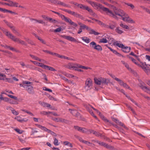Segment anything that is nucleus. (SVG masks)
Wrapping results in <instances>:
<instances>
[{"label": "nucleus", "mask_w": 150, "mask_h": 150, "mask_svg": "<svg viewBox=\"0 0 150 150\" xmlns=\"http://www.w3.org/2000/svg\"><path fill=\"white\" fill-rule=\"evenodd\" d=\"M38 38V39L42 43L44 44H46V42L42 39H41V38L39 37L38 36H36Z\"/></svg>", "instance_id": "ea45409f"}, {"label": "nucleus", "mask_w": 150, "mask_h": 150, "mask_svg": "<svg viewBox=\"0 0 150 150\" xmlns=\"http://www.w3.org/2000/svg\"><path fill=\"white\" fill-rule=\"evenodd\" d=\"M26 88L27 90L29 93H33V87L31 86L27 85Z\"/></svg>", "instance_id": "2eb2a0df"}, {"label": "nucleus", "mask_w": 150, "mask_h": 150, "mask_svg": "<svg viewBox=\"0 0 150 150\" xmlns=\"http://www.w3.org/2000/svg\"><path fill=\"white\" fill-rule=\"evenodd\" d=\"M122 18L124 21L131 23H134V21L127 14L125 13V15L122 17Z\"/></svg>", "instance_id": "6e6552de"}, {"label": "nucleus", "mask_w": 150, "mask_h": 150, "mask_svg": "<svg viewBox=\"0 0 150 150\" xmlns=\"http://www.w3.org/2000/svg\"><path fill=\"white\" fill-rule=\"evenodd\" d=\"M73 4L75 6H77L78 8H80L83 10H85L87 6H86L81 4H79L76 2H74Z\"/></svg>", "instance_id": "9b49d317"}, {"label": "nucleus", "mask_w": 150, "mask_h": 150, "mask_svg": "<svg viewBox=\"0 0 150 150\" xmlns=\"http://www.w3.org/2000/svg\"><path fill=\"white\" fill-rule=\"evenodd\" d=\"M92 80L90 78H88L86 81L85 88L86 90H88L92 88Z\"/></svg>", "instance_id": "0eeeda50"}, {"label": "nucleus", "mask_w": 150, "mask_h": 150, "mask_svg": "<svg viewBox=\"0 0 150 150\" xmlns=\"http://www.w3.org/2000/svg\"><path fill=\"white\" fill-rule=\"evenodd\" d=\"M59 5H62V6H64L65 7H70L68 5L64 3V2H61V1H60Z\"/></svg>", "instance_id": "a19ab883"}, {"label": "nucleus", "mask_w": 150, "mask_h": 150, "mask_svg": "<svg viewBox=\"0 0 150 150\" xmlns=\"http://www.w3.org/2000/svg\"><path fill=\"white\" fill-rule=\"evenodd\" d=\"M10 103L12 104H17L18 103V102L16 101H14L13 100H10Z\"/></svg>", "instance_id": "0e129e2a"}, {"label": "nucleus", "mask_w": 150, "mask_h": 150, "mask_svg": "<svg viewBox=\"0 0 150 150\" xmlns=\"http://www.w3.org/2000/svg\"><path fill=\"white\" fill-rule=\"evenodd\" d=\"M47 18V20H49L51 22L53 23H55L56 22H57V21L55 19H53L51 18Z\"/></svg>", "instance_id": "79ce46f5"}, {"label": "nucleus", "mask_w": 150, "mask_h": 150, "mask_svg": "<svg viewBox=\"0 0 150 150\" xmlns=\"http://www.w3.org/2000/svg\"><path fill=\"white\" fill-rule=\"evenodd\" d=\"M22 118L20 116H17L15 118V119L20 122H22Z\"/></svg>", "instance_id": "4c0bfd02"}, {"label": "nucleus", "mask_w": 150, "mask_h": 150, "mask_svg": "<svg viewBox=\"0 0 150 150\" xmlns=\"http://www.w3.org/2000/svg\"><path fill=\"white\" fill-rule=\"evenodd\" d=\"M114 45L120 48H122V49L124 47V46L122 44H120L119 43L118 41H116L114 43Z\"/></svg>", "instance_id": "5701e85b"}, {"label": "nucleus", "mask_w": 150, "mask_h": 150, "mask_svg": "<svg viewBox=\"0 0 150 150\" xmlns=\"http://www.w3.org/2000/svg\"><path fill=\"white\" fill-rule=\"evenodd\" d=\"M4 21L6 24L8 26H9V27H10V28L12 30V29L13 28H14L12 26H11L10 23H9L6 21L5 20H4Z\"/></svg>", "instance_id": "3c124183"}, {"label": "nucleus", "mask_w": 150, "mask_h": 150, "mask_svg": "<svg viewBox=\"0 0 150 150\" xmlns=\"http://www.w3.org/2000/svg\"><path fill=\"white\" fill-rule=\"evenodd\" d=\"M89 45L91 48L98 51H101L102 50V48L101 46L97 44L94 41L90 42Z\"/></svg>", "instance_id": "39448f33"}, {"label": "nucleus", "mask_w": 150, "mask_h": 150, "mask_svg": "<svg viewBox=\"0 0 150 150\" xmlns=\"http://www.w3.org/2000/svg\"><path fill=\"white\" fill-rule=\"evenodd\" d=\"M54 145L56 146L58 145L59 144V143H58V140L55 137L54 138Z\"/></svg>", "instance_id": "37998d69"}, {"label": "nucleus", "mask_w": 150, "mask_h": 150, "mask_svg": "<svg viewBox=\"0 0 150 150\" xmlns=\"http://www.w3.org/2000/svg\"><path fill=\"white\" fill-rule=\"evenodd\" d=\"M42 68L45 69L49 70L50 71H55V69H54L53 67H51L50 66H41Z\"/></svg>", "instance_id": "a211bd4d"}, {"label": "nucleus", "mask_w": 150, "mask_h": 150, "mask_svg": "<svg viewBox=\"0 0 150 150\" xmlns=\"http://www.w3.org/2000/svg\"><path fill=\"white\" fill-rule=\"evenodd\" d=\"M120 26L123 28L126 29H128L129 28L128 26L127 25H124L122 23H121L120 24Z\"/></svg>", "instance_id": "c03bdc74"}, {"label": "nucleus", "mask_w": 150, "mask_h": 150, "mask_svg": "<svg viewBox=\"0 0 150 150\" xmlns=\"http://www.w3.org/2000/svg\"><path fill=\"white\" fill-rule=\"evenodd\" d=\"M127 68L129 71H130L133 74H136V73L129 66H125Z\"/></svg>", "instance_id": "58836bf2"}, {"label": "nucleus", "mask_w": 150, "mask_h": 150, "mask_svg": "<svg viewBox=\"0 0 150 150\" xmlns=\"http://www.w3.org/2000/svg\"><path fill=\"white\" fill-rule=\"evenodd\" d=\"M81 127H80L77 126H74V128L75 129L79 131Z\"/></svg>", "instance_id": "e2e57ef3"}, {"label": "nucleus", "mask_w": 150, "mask_h": 150, "mask_svg": "<svg viewBox=\"0 0 150 150\" xmlns=\"http://www.w3.org/2000/svg\"><path fill=\"white\" fill-rule=\"evenodd\" d=\"M115 27V23H114V24H110L109 25V28L111 29H113Z\"/></svg>", "instance_id": "4d7b16f0"}, {"label": "nucleus", "mask_w": 150, "mask_h": 150, "mask_svg": "<svg viewBox=\"0 0 150 150\" xmlns=\"http://www.w3.org/2000/svg\"><path fill=\"white\" fill-rule=\"evenodd\" d=\"M114 120L117 124H118L120 126H123V124L121 122L119 121V120H118L117 119H114Z\"/></svg>", "instance_id": "72a5a7b5"}, {"label": "nucleus", "mask_w": 150, "mask_h": 150, "mask_svg": "<svg viewBox=\"0 0 150 150\" xmlns=\"http://www.w3.org/2000/svg\"><path fill=\"white\" fill-rule=\"evenodd\" d=\"M123 86L126 88L129 89V90L132 91V89L126 83H125L124 84Z\"/></svg>", "instance_id": "864d4df0"}, {"label": "nucleus", "mask_w": 150, "mask_h": 150, "mask_svg": "<svg viewBox=\"0 0 150 150\" xmlns=\"http://www.w3.org/2000/svg\"><path fill=\"white\" fill-rule=\"evenodd\" d=\"M94 80L96 84L99 85L101 84L100 78H99L98 79L96 78H95Z\"/></svg>", "instance_id": "c756f323"}, {"label": "nucleus", "mask_w": 150, "mask_h": 150, "mask_svg": "<svg viewBox=\"0 0 150 150\" xmlns=\"http://www.w3.org/2000/svg\"><path fill=\"white\" fill-rule=\"evenodd\" d=\"M104 147H105L106 148L108 149H109L111 150H112L113 148V147L112 146L108 145L107 144H106Z\"/></svg>", "instance_id": "09e8293b"}, {"label": "nucleus", "mask_w": 150, "mask_h": 150, "mask_svg": "<svg viewBox=\"0 0 150 150\" xmlns=\"http://www.w3.org/2000/svg\"><path fill=\"white\" fill-rule=\"evenodd\" d=\"M81 38L83 41L87 43H89L90 42V39L87 37H83Z\"/></svg>", "instance_id": "f3484780"}, {"label": "nucleus", "mask_w": 150, "mask_h": 150, "mask_svg": "<svg viewBox=\"0 0 150 150\" xmlns=\"http://www.w3.org/2000/svg\"><path fill=\"white\" fill-rule=\"evenodd\" d=\"M69 110L71 111V113L74 116H75L77 114V113L78 112L76 110H71V109H69Z\"/></svg>", "instance_id": "c85d7f7f"}, {"label": "nucleus", "mask_w": 150, "mask_h": 150, "mask_svg": "<svg viewBox=\"0 0 150 150\" xmlns=\"http://www.w3.org/2000/svg\"><path fill=\"white\" fill-rule=\"evenodd\" d=\"M12 30L13 31V33H16V35L18 36H20L21 35L20 34L17 32V31L14 28H13Z\"/></svg>", "instance_id": "bf43d9fd"}, {"label": "nucleus", "mask_w": 150, "mask_h": 150, "mask_svg": "<svg viewBox=\"0 0 150 150\" xmlns=\"http://www.w3.org/2000/svg\"><path fill=\"white\" fill-rule=\"evenodd\" d=\"M57 122H62L65 123H68L69 122L68 120L61 118H58V120L57 121Z\"/></svg>", "instance_id": "6ab92c4d"}, {"label": "nucleus", "mask_w": 150, "mask_h": 150, "mask_svg": "<svg viewBox=\"0 0 150 150\" xmlns=\"http://www.w3.org/2000/svg\"><path fill=\"white\" fill-rule=\"evenodd\" d=\"M115 79L116 81H118L120 85L121 86H123L124 83L122 80L118 79L117 78H115Z\"/></svg>", "instance_id": "bb28decb"}, {"label": "nucleus", "mask_w": 150, "mask_h": 150, "mask_svg": "<svg viewBox=\"0 0 150 150\" xmlns=\"http://www.w3.org/2000/svg\"><path fill=\"white\" fill-rule=\"evenodd\" d=\"M100 78L101 84H107L108 82L105 78Z\"/></svg>", "instance_id": "b1692460"}, {"label": "nucleus", "mask_w": 150, "mask_h": 150, "mask_svg": "<svg viewBox=\"0 0 150 150\" xmlns=\"http://www.w3.org/2000/svg\"><path fill=\"white\" fill-rule=\"evenodd\" d=\"M92 108H93V107L90 105H87L86 106V109L89 112H90L91 111H92Z\"/></svg>", "instance_id": "c9c22d12"}, {"label": "nucleus", "mask_w": 150, "mask_h": 150, "mask_svg": "<svg viewBox=\"0 0 150 150\" xmlns=\"http://www.w3.org/2000/svg\"><path fill=\"white\" fill-rule=\"evenodd\" d=\"M0 28L3 31L4 33L8 38L11 39L14 42H17L22 45H26V44L24 41L21 40L18 38H16L15 36L13 35L11 33L8 31L7 30L3 28Z\"/></svg>", "instance_id": "f03ea898"}, {"label": "nucleus", "mask_w": 150, "mask_h": 150, "mask_svg": "<svg viewBox=\"0 0 150 150\" xmlns=\"http://www.w3.org/2000/svg\"><path fill=\"white\" fill-rule=\"evenodd\" d=\"M62 30V28L61 27H59L57 28L54 30V32L55 33L59 32Z\"/></svg>", "instance_id": "5fc2aeb1"}, {"label": "nucleus", "mask_w": 150, "mask_h": 150, "mask_svg": "<svg viewBox=\"0 0 150 150\" xmlns=\"http://www.w3.org/2000/svg\"><path fill=\"white\" fill-rule=\"evenodd\" d=\"M64 11L74 16L76 18H79L82 20H83L84 19V18L81 15L78 13H77L75 12L74 11H71L70 10L68 9H65L64 10Z\"/></svg>", "instance_id": "423d86ee"}, {"label": "nucleus", "mask_w": 150, "mask_h": 150, "mask_svg": "<svg viewBox=\"0 0 150 150\" xmlns=\"http://www.w3.org/2000/svg\"><path fill=\"white\" fill-rule=\"evenodd\" d=\"M86 9V10H87L95 18H97L98 16L97 15L94 13L93 10L90 8H89L88 6H87Z\"/></svg>", "instance_id": "f8f14e48"}, {"label": "nucleus", "mask_w": 150, "mask_h": 150, "mask_svg": "<svg viewBox=\"0 0 150 150\" xmlns=\"http://www.w3.org/2000/svg\"><path fill=\"white\" fill-rule=\"evenodd\" d=\"M94 134L97 137H99L101 136V134L99 132L96 131L94 132Z\"/></svg>", "instance_id": "052dcab7"}, {"label": "nucleus", "mask_w": 150, "mask_h": 150, "mask_svg": "<svg viewBox=\"0 0 150 150\" xmlns=\"http://www.w3.org/2000/svg\"><path fill=\"white\" fill-rule=\"evenodd\" d=\"M30 56L33 59L39 61L40 62L41 61V60L38 57L35 56H34L33 55H30Z\"/></svg>", "instance_id": "e433bc0d"}, {"label": "nucleus", "mask_w": 150, "mask_h": 150, "mask_svg": "<svg viewBox=\"0 0 150 150\" xmlns=\"http://www.w3.org/2000/svg\"><path fill=\"white\" fill-rule=\"evenodd\" d=\"M145 85H139L140 87L145 92H146V90H149V88Z\"/></svg>", "instance_id": "a878e982"}, {"label": "nucleus", "mask_w": 150, "mask_h": 150, "mask_svg": "<svg viewBox=\"0 0 150 150\" xmlns=\"http://www.w3.org/2000/svg\"><path fill=\"white\" fill-rule=\"evenodd\" d=\"M14 130L17 133H18L19 134H21L23 132V131L21 130L18 129H17V128L15 129H14Z\"/></svg>", "instance_id": "6e6d98bb"}, {"label": "nucleus", "mask_w": 150, "mask_h": 150, "mask_svg": "<svg viewBox=\"0 0 150 150\" xmlns=\"http://www.w3.org/2000/svg\"><path fill=\"white\" fill-rule=\"evenodd\" d=\"M11 111L12 112V113L14 115H18L19 114L18 112L15 110L13 108L11 109Z\"/></svg>", "instance_id": "a18cd8bd"}, {"label": "nucleus", "mask_w": 150, "mask_h": 150, "mask_svg": "<svg viewBox=\"0 0 150 150\" xmlns=\"http://www.w3.org/2000/svg\"><path fill=\"white\" fill-rule=\"evenodd\" d=\"M78 24L80 25V28H81L82 29L86 28L87 30V28L88 27L86 26V25L83 24L80 22Z\"/></svg>", "instance_id": "393cba45"}, {"label": "nucleus", "mask_w": 150, "mask_h": 150, "mask_svg": "<svg viewBox=\"0 0 150 150\" xmlns=\"http://www.w3.org/2000/svg\"><path fill=\"white\" fill-rule=\"evenodd\" d=\"M30 21H35V23H39L42 24H43L44 23V22L43 21V20H37L36 19H31Z\"/></svg>", "instance_id": "412c9836"}, {"label": "nucleus", "mask_w": 150, "mask_h": 150, "mask_svg": "<svg viewBox=\"0 0 150 150\" xmlns=\"http://www.w3.org/2000/svg\"><path fill=\"white\" fill-rule=\"evenodd\" d=\"M108 42L107 40L105 38H103L99 40V43H107Z\"/></svg>", "instance_id": "2f4dec72"}, {"label": "nucleus", "mask_w": 150, "mask_h": 150, "mask_svg": "<svg viewBox=\"0 0 150 150\" xmlns=\"http://www.w3.org/2000/svg\"><path fill=\"white\" fill-rule=\"evenodd\" d=\"M116 32L120 34H122L123 33V31L120 29V27H117L115 30Z\"/></svg>", "instance_id": "473e14b6"}, {"label": "nucleus", "mask_w": 150, "mask_h": 150, "mask_svg": "<svg viewBox=\"0 0 150 150\" xmlns=\"http://www.w3.org/2000/svg\"><path fill=\"white\" fill-rule=\"evenodd\" d=\"M32 130L31 131V135H33L35 133L38 132V131L36 130H34L32 128Z\"/></svg>", "instance_id": "680f3d73"}, {"label": "nucleus", "mask_w": 150, "mask_h": 150, "mask_svg": "<svg viewBox=\"0 0 150 150\" xmlns=\"http://www.w3.org/2000/svg\"><path fill=\"white\" fill-rule=\"evenodd\" d=\"M30 149V147H26L20 149H18V150H29Z\"/></svg>", "instance_id": "774afa93"}, {"label": "nucleus", "mask_w": 150, "mask_h": 150, "mask_svg": "<svg viewBox=\"0 0 150 150\" xmlns=\"http://www.w3.org/2000/svg\"><path fill=\"white\" fill-rule=\"evenodd\" d=\"M112 6L113 7L114 9V13H113L107 8V10H108L104 11L107 14L117 19H118L117 16H120L122 18V17L123 16L125 15V12L117 8L115 6Z\"/></svg>", "instance_id": "f257e3e1"}, {"label": "nucleus", "mask_w": 150, "mask_h": 150, "mask_svg": "<svg viewBox=\"0 0 150 150\" xmlns=\"http://www.w3.org/2000/svg\"><path fill=\"white\" fill-rule=\"evenodd\" d=\"M64 144L65 145L69 147H73L72 144L68 141L64 142Z\"/></svg>", "instance_id": "7c9ffc66"}, {"label": "nucleus", "mask_w": 150, "mask_h": 150, "mask_svg": "<svg viewBox=\"0 0 150 150\" xmlns=\"http://www.w3.org/2000/svg\"><path fill=\"white\" fill-rule=\"evenodd\" d=\"M76 117H77L78 120H80L82 119L81 115L79 112H78L77 114L76 115Z\"/></svg>", "instance_id": "de8ad7c7"}, {"label": "nucleus", "mask_w": 150, "mask_h": 150, "mask_svg": "<svg viewBox=\"0 0 150 150\" xmlns=\"http://www.w3.org/2000/svg\"><path fill=\"white\" fill-rule=\"evenodd\" d=\"M43 90L44 91H48L50 92H51L52 91L51 89L47 88L45 87H43L42 88Z\"/></svg>", "instance_id": "603ef678"}, {"label": "nucleus", "mask_w": 150, "mask_h": 150, "mask_svg": "<svg viewBox=\"0 0 150 150\" xmlns=\"http://www.w3.org/2000/svg\"><path fill=\"white\" fill-rule=\"evenodd\" d=\"M126 4L128 6H130L132 9L134 8V6L132 4L126 3Z\"/></svg>", "instance_id": "338daca9"}, {"label": "nucleus", "mask_w": 150, "mask_h": 150, "mask_svg": "<svg viewBox=\"0 0 150 150\" xmlns=\"http://www.w3.org/2000/svg\"><path fill=\"white\" fill-rule=\"evenodd\" d=\"M59 16L62 18V20H64L67 22H68L69 19V18L65 17L64 15L61 14H60Z\"/></svg>", "instance_id": "aec40b11"}, {"label": "nucleus", "mask_w": 150, "mask_h": 150, "mask_svg": "<svg viewBox=\"0 0 150 150\" xmlns=\"http://www.w3.org/2000/svg\"><path fill=\"white\" fill-rule=\"evenodd\" d=\"M67 68L70 69L77 71H81V69H90L89 67L87 66H67Z\"/></svg>", "instance_id": "20e7f679"}, {"label": "nucleus", "mask_w": 150, "mask_h": 150, "mask_svg": "<svg viewBox=\"0 0 150 150\" xmlns=\"http://www.w3.org/2000/svg\"><path fill=\"white\" fill-rule=\"evenodd\" d=\"M96 142L98 144H99L100 145L102 146H105V144H106V143L103 142H101L100 141H96Z\"/></svg>", "instance_id": "49530a36"}, {"label": "nucleus", "mask_w": 150, "mask_h": 150, "mask_svg": "<svg viewBox=\"0 0 150 150\" xmlns=\"http://www.w3.org/2000/svg\"><path fill=\"white\" fill-rule=\"evenodd\" d=\"M62 37L71 41L74 42L77 41V40L75 38L69 36L63 35L62 36Z\"/></svg>", "instance_id": "9d476101"}, {"label": "nucleus", "mask_w": 150, "mask_h": 150, "mask_svg": "<svg viewBox=\"0 0 150 150\" xmlns=\"http://www.w3.org/2000/svg\"><path fill=\"white\" fill-rule=\"evenodd\" d=\"M86 1L91 4L95 9H98L100 8L102 9L103 11H106L107 10V8L104 7L101 4H97L89 0H86Z\"/></svg>", "instance_id": "7ed1b4c3"}, {"label": "nucleus", "mask_w": 150, "mask_h": 150, "mask_svg": "<svg viewBox=\"0 0 150 150\" xmlns=\"http://www.w3.org/2000/svg\"><path fill=\"white\" fill-rule=\"evenodd\" d=\"M67 23H69L71 25L74 26L75 27H76L78 25L76 23L72 21L70 18Z\"/></svg>", "instance_id": "4be33fe9"}, {"label": "nucleus", "mask_w": 150, "mask_h": 150, "mask_svg": "<svg viewBox=\"0 0 150 150\" xmlns=\"http://www.w3.org/2000/svg\"><path fill=\"white\" fill-rule=\"evenodd\" d=\"M87 28V30L90 34H93L94 35H97L100 34L99 33L96 32L93 29L91 28L90 27H88Z\"/></svg>", "instance_id": "1a4fd4ad"}, {"label": "nucleus", "mask_w": 150, "mask_h": 150, "mask_svg": "<svg viewBox=\"0 0 150 150\" xmlns=\"http://www.w3.org/2000/svg\"><path fill=\"white\" fill-rule=\"evenodd\" d=\"M83 143H84L88 145L89 144H91V143L89 142L86 140H83Z\"/></svg>", "instance_id": "69168bd1"}, {"label": "nucleus", "mask_w": 150, "mask_h": 150, "mask_svg": "<svg viewBox=\"0 0 150 150\" xmlns=\"http://www.w3.org/2000/svg\"><path fill=\"white\" fill-rule=\"evenodd\" d=\"M108 48L112 52H113L115 54L117 55L118 56H120L121 55L118 52L112 49L111 47H108Z\"/></svg>", "instance_id": "cd10ccee"}, {"label": "nucleus", "mask_w": 150, "mask_h": 150, "mask_svg": "<svg viewBox=\"0 0 150 150\" xmlns=\"http://www.w3.org/2000/svg\"><path fill=\"white\" fill-rule=\"evenodd\" d=\"M79 131L83 133H85V132H86V129L84 128L81 127Z\"/></svg>", "instance_id": "13d9d810"}, {"label": "nucleus", "mask_w": 150, "mask_h": 150, "mask_svg": "<svg viewBox=\"0 0 150 150\" xmlns=\"http://www.w3.org/2000/svg\"><path fill=\"white\" fill-rule=\"evenodd\" d=\"M8 6H10L18 7V3L16 2H13L12 1L8 0Z\"/></svg>", "instance_id": "4468645a"}, {"label": "nucleus", "mask_w": 150, "mask_h": 150, "mask_svg": "<svg viewBox=\"0 0 150 150\" xmlns=\"http://www.w3.org/2000/svg\"><path fill=\"white\" fill-rule=\"evenodd\" d=\"M122 51L123 52L127 53L129 52L131 50V48L130 47H125V46L122 49Z\"/></svg>", "instance_id": "dca6fc26"}, {"label": "nucleus", "mask_w": 150, "mask_h": 150, "mask_svg": "<svg viewBox=\"0 0 150 150\" xmlns=\"http://www.w3.org/2000/svg\"><path fill=\"white\" fill-rule=\"evenodd\" d=\"M51 112H46L45 111H42L40 112V113L42 114H43L44 115H47V114H50Z\"/></svg>", "instance_id": "8fccbe9b"}, {"label": "nucleus", "mask_w": 150, "mask_h": 150, "mask_svg": "<svg viewBox=\"0 0 150 150\" xmlns=\"http://www.w3.org/2000/svg\"><path fill=\"white\" fill-rule=\"evenodd\" d=\"M147 74H150V69L148 66H141Z\"/></svg>", "instance_id": "ddd939ff"}, {"label": "nucleus", "mask_w": 150, "mask_h": 150, "mask_svg": "<svg viewBox=\"0 0 150 150\" xmlns=\"http://www.w3.org/2000/svg\"><path fill=\"white\" fill-rule=\"evenodd\" d=\"M30 61L33 62V64L34 65H37L38 64L39 65L38 66H45V65H44L43 64L40 63H38L37 61H33L31 60H30Z\"/></svg>", "instance_id": "f704fd0d"}]
</instances>
